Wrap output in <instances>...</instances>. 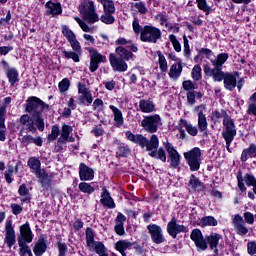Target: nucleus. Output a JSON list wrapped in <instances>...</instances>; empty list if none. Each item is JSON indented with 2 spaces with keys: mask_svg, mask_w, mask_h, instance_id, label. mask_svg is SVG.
Masks as SVG:
<instances>
[{
  "mask_svg": "<svg viewBox=\"0 0 256 256\" xmlns=\"http://www.w3.org/2000/svg\"><path fill=\"white\" fill-rule=\"evenodd\" d=\"M227 59H229L228 53H220L215 59L210 60L214 68H211L209 64H205L203 71L205 75L212 78L214 83H221V81H224V88L227 89V91H233L235 87H237L239 73L234 72L232 74L223 71V65L227 63Z\"/></svg>",
  "mask_w": 256,
  "mask_h": 256,
  "instance_id": "obj_1",
  "label": "nucleus"
},
{
  "mask_svg": "<svg viewBox=\"0 0 256 256\" xmlns=\"http://www.w3.org/2000/svg\"><path fill=\"white\" fill-rule=\"evenodd\" d=\"M128 141L139 145L141 149H146V151H151L149 153L150 157H155L156 159H160L163 163L167 161V154L165 153V149L159 148V137L153 134L150 139L143 136V134H133L131 131H127L125 133ZM153 149H158L157 151H153Z\"/></svg>",
  "mask_w": 256,
  "mask_h": 256,
  "instance_id": "obj_2",
  "label": "nucleus"
},
{
  "mask_svg": "<svg viewBox=\"0 0 256 256\" xmlns=\"http://www.w3.org/2000/svg\"><path fill=\"white\" fill-rule=\"evenodd\" d=\"M45 109H49V104H46L43 100L35 96L28 97L26 100V113H29L32 117H36L40 129H43V111Z\"/></svg>",
  "mask_w": 256,
  "mask_h": 256,
  "instance_id": "obj_3",
  "label": "nucleus"
},
{
  "mask_svg": "<svg viewBox=\"0 0 256 256\" xmlns=\"http://www.w3.org/2000/svg\"><path fill=\"white\" fill-rule=\"evenodd\" d=\"M161 29L153 25H145L141 30L140 40L143 43H157L161 39Z\"/></svg>",
  "mask_w": 256,
  "mask_h": 256,
  "instance_id": "obj_4",
  "label": "nucleus"
},
{
  "mask_svg": "<svg viewBox=\"0 0 256 256\" xmlns=\"http://www.w3.org/2000/svg\"><path fill=\"white\" fill-rule=\"evenodd\" d=\"M20 123L23 129L30 131V133H37L38 131H45V120H42V128L39 127L37 122V117L29 116V114H24L20 117Z\"/></svg>",
  "mask_w": 256,
  "mask_h": 256,
  "instance_id": "obj_5",
  "label": "nucleus"
},
{
  "mask_svg": "<svg viewBox=\"0 0 256 256\" xmlns=\"http://www.w3.org/2000/svg\"><path fill=\"white\" fill-rule=\"evenodd\" d=\"M141 127L146 133H157L159 127H161V116L154 114L144 117L141 121Z\"/></svg>",
  "mask_w": 256,
  "mask_h": 256,
  "instance_id": "obj_6",
  "label": "nucleus"
},
{
  "mask_svg": "<svg viewBox=\"0 0 256 256\" xmlns=\"http://www.w3.org/2000/svg\"><path fill=\"white\" fill-rule=\"evenodd\" d=\"M185 159L191 171H199L201 167V149L195 147L192 150L184 153Z\"/></svg>",
  "mask_w": 256,
  "mask_h": 256,
  "instance_id": "obj_7",
  "label": "nucleus"
},
{
  "mask_svg": "<svg viewBox=\"0 0 256 256\" xmlns=\"http://www.w3.org/2000/svg\"><path fill=\"white\" fill-rule=\"evenodd\" d=\"M224 131L222 132V137L226 143H233L236 135H237V128L235 126V120L233 118H226L223 120Z\"/></svg>",
  "mask_w": 256,
  "mask_h": 256,
  "instance_id": "obj_8",
  "label": "nucleus"
},
{
  "mask_svg": "<svg viewBox=\"0 0 256 256\" xmlns=\"http://www.w3.org/2000/svg\"><path fill=\"white\" fill-rule=\"evenodd\" d=\"M79 11L84 21H87V23H97V21H99V15L95 13V4L93 1H89L87 4L80 6Z\"/></svg>",
  "mask_w": 256,
  "mask_h": 256,
  "instance_id": "obj_9",
  "label": "nucleus"
},
{
  "mask_svg": "<svg viewBox=\"0 0 256 256\" xmlns=\"http://www.w3.org/2000/svg\"><path fill=\"white\" fill-rule=\"evenodd\" d=\"M4 243L9 249L17 243V237L15 236V228L13 227V221L7 220L4 228Z\"/></svg>",
  "mask_w": 256,
  "mask_h": 256,
  "instance_id": "obj_10",
  "label": "nucleus"
},
{
  "mask_svg": "<svg viewBox=\"0 0 256 256\" xmlns=\"http://www.w3.org/2000/svg\"><path fill=\"white\" fill-rule=\"evenodd\" d=\"M62 34L67 38V41L70 43L73 51L76 53H81V44L77 41V36L67 25H62Z\"/></svg>",
  "mask_w": 256,
  "mask_h": 256,
  "instance_id": "obj_11",
  "label": "nucleus"
},
{
  "mask_svg": "<svg viewBox=\"0 0 256 256\" xmlns=\"http://www.w3.org/2000/svg\"><path fill=\"white\" fill-rule=\"evenodd\" d=\"M78 93L80 105H91L93 103V94H91V90L85 84L78 83Z\"/></svg>",
  "mask_w": 256,
  "mask_h": 256,
  "instance_id": "obj_12",
  "label": "nucleus"
},
{
  "mask_svg": "<svg viewBox=\"0 0 256 256\" xmlns=\"http://www.w3.org/2000/svg\"><path fill=\"white\" fill-rule=\"evenodd\" d=\"M164 147L168 153L171 167L177 169V167L181 165V155H179V152H177V150L169 142H164Z\"/></svg>",
  "mask_w": 256,
  "mask_h": 256,
  "instance_id": "obj_13",
  "label": "nucleus"
},
{
  "mask_svg": "<svg viewBox=\"0 0 256 256\" xmlns=\"http://www.w3.org/2000/svg\"><path fill=\"white\" fill-rule=\"evenodd\" d=\"M90 51V71L95 73L99 69V63H107V57L103 56L95 49H89Z\"/></svg>",
  "mask_w": 256,
  "mask_h": 256,
  "instance_id": "obj_14",
  "label": "nucleus"
},
{
  "mask_svg": "<svg viewBox=\"0 0 256 256\" xmlns=\"http://www.w3.org/2000/svg\"><path fill=\"white\" fill-rule=\"evenodd\" d=\"M167 231L170 237L177 239V235H179V233H187L189 229L185 225L177 224V219L172 218L167 225Z\"/></svg>",
  "mask_w": 256,
  "mask_h": 256,
  "instance_id": "obj_15",
  "label": "nucleus"
},
{
  "mask_svg": "<svg viewBox=\"0 0 256 256\" xmlns=\"http://www.w3.org/2000/svg\"><path fill=\"white\" fill-rule=\"evenodd\" d=\"M109 61L113 71L123 73L128 69L127 62H125L123 58L117 57V55H115L114 53H110Z\"/></svg>",
  "mask_w": 256,
  "mask_h": 256,
  "instance_id": "obj_16",
  "label": "nucleus"
},
{
  "mask_svg": "<svg viewBox=\"0 0 256 256\" xmlns=\"http://www.w3.org/2000/svg\"><path fill=\"white\" fill-rule=\"evenodd\" d=\"M190 239L195 243L197 249L205 251L207 249V240L203 238V233L199 229L192 230Z\"/></svg>",
  "mask_w": 256,
  "mask_h": 256,
  "instance_id": "obj_17",
  "label": "nucleus"
},
{
  "mask_svg": "<svg viewBox=\"0 0 256 256\" xmlns=\"http://www.w3.org/2000/svg\"><path fill=\"white\" fill-rule=\"evenodd\" d=\"M232 223L238 235L243 237L249 233V228L245 226V220H243V216L239 214L235 215L232 219Z\"/></svg>",
  "mask_w": 256,
  "mask_h": 256,
  "instance_id": "obj_18",
  "label": "nucleus"
},
{
  "mask_svg": "<svg viewBox=\"0 0 256 256\" xmlns=\"http://www.w3.org/2000/svg\"><path fill=\"white\" fill-rule=\"evenodd\" d=\"M147 229L156 245H160V243L165 241L163 239V229H161L160 226H157V224H150L147 226Z\"/></svg>",
  "mask_w": 256,
  "mask_h": 256,
  "instance_id": "obj_19",
  "label": "nucleus"
},
{
  "mask_svg": "<svg viewBox=\"0 0 256 256\" xmlns=\"http://www.w3.org/2000/svg\"><path fill=\"white\" fill-rule=\"evenodd\" d=\"M80 181H93L95 179V171L85 163L79 165Z\"/></svg>",
  "mask_w": 256,
  "mask_h": 256,
  "instance_id": "obj_20",
  "label": "nucleus"
},
{
  "mask_svg": "<svg viewBox=\"0 0 256 256\" xmlns=\"http://www.w3.org/2000/svg\"><path fill=\"white\" fill-rule=\"evenodd\" d=\"M204 109H205V105H200L196 107V111H198V129L202 133L207 131V127H208L207 117L203 113Z\"/></svg>",
  "mask_w": 256,
  "mask_h": 256,
  "instance_id": "obj_21",
  "label": "nucleus"
},
{
  "mask_svg": "<svg viewBox=\"0 0 256 256\" xmlns=\"http://www.w3.org/2000/svg\"><path fill=\"white\" fill-rule=\"evenodd\" d=\"M18 239H22L25 243H31L33 241V233L31 232V227L29 226V222H26L22 226H20V236Z\"/></svg>",
  "mask_w": 256,
  "mask_h": 256,
  "instance_id": "obj_22",
  "label": "nucleus"
},
{
  "mask_svg": "<svg viewBox=\"0 0 256 256\" xmlns=\"http://www.w3.org/2000/svg\"><path fill=\"white\" fill-rule=\"evenodd\" d=\"M206 239L208 241L210 249L214 251V254L219 255V249H217V247H219V241H221L223 237L220 234L212 233L208 237H206Z\"/></svg>",
  "mask_w": 256,
  "mask_h": 256,
  "instance_id": "obj_23",
  "label": "nucleus"
},
{
  "mask_svg": "<svg viewBox=\"0 0 256 256\" xmlns=\"http://www.w3.org/2000/svg\"><path fill=\"white\" fill-rule=\"evenodd\" d=\"M19 141L22 143V145H31V143H34V145H37V147H41L43 145V139L41 137H33L29 134L21 135Z\"/></svg>",
  "mask_w": 256,
  "mask_h": 256,
  "instance_id": "obj_24",
  "label": "nucleus"
},
{
  "mask_svg": "<svg viewBox=\"0 0 256 256\" xmlns=\"http://www.w3.org/2000/svg\"><path fill=\"white\" fill-rule=\"evenodd\" d=\"M181 73H183V64L181 62H178L171 65L168 75L170 79H172L173 81H177V79L181 77Z\"/></svg>",
  "mask_w": 256,
  "mask_h": 256,
  "instance_id": "obj_25",
  "label": "nucleus"
},
{
  "mask_svg": "<svg viewBox=\"0 0 256 256\" xmlns=\"http://www.w3.org/2000/svg\"><path fill=\"white\" fill-rule=\"evenodd\" d=\"M100 203L104 207H108V209H115V202L113 201V198H111V194H109V191L105 188H103Z\"/></svg>",
  "mask_w": 256,
  "mask_h": 256,
  "instance_id": "obj_26",
  "label": "nucleus"
},
{
  "mask_svg": "<svg viewBox=\"0 0 256 256\" xmlns=\"http://www.w3.org/2000/svg\"><path fill=\"white\" fill-rule=\"evenodd\" d=\"M46 8L48 15H52L53 17H55V15H61V13H63L61 4L59 3L49 1L46 3Z\"/></svg>",
  "mask_w": 256,
  "mask_h": 256,
  "instance_id": "obj_27",
  "label": "nucleus"
},
{
  "mask_svg": "<svg viewBox=\"0 0 256 256\" xmlns=\"http://www.w3.org/2000/svg\"><path fill=\"white\" fill-rule=\"evenodd\" d=\"M139 109L142 113H153L155 112V103L151 100L142 99L139 101Z\"/></svg>",
  "mask_w": 256,
  "mask_h": 256,
  "instance_id": "obj_28",
  "label": "nucleus"
},
{
  "mask_svg": "<svg viewBox=\"0 0 256 256\" xmlns=\"http://www.w3.org/2000/svg\"><path fill=\"white\" fill-rule=\"evenodd\" d=\"M115 53L120 59H124V61H129V59H133V52L127 50V48L123 46L116 47Z\"/></svg>",
  "mask_w": 256,
  "mask_h": 256,
  "instance_id": "obj_29",
  "label": "nucleus"
},
{
  "mask_svg": "<svg viewBox=\"0 0 256 256\" xmlns=\"http://www.w3.org/2000/svg\"><path fill=\"white\" fill-rule=\"evenodd\" d=\"M73 133V127L63 124L61 129V135L58 139V143H67V140L69 139V136Z\"/></svg>",
  "mask_w": 256,
  "mask_h": 256,
  "instance_id": "obj_30",
  "label": "nucleus"
},
{
  "mask_svg": "<svg viewBox=\"0 0 256 256\" xmlns=\"http://www.w3.org/2000/svg\"><path fill=\"white\" fill-rule=\"evenodd\" d=\"M19 255L20 256H33L31 248L27 245V242L23 238H18Z\"/></svg>",
  "mask_w": 256,
  "mask_h": 256,
  "instance_id": "obj_31",
  "label": "nucleus"
},
{
  "mask_svg": "<svg viewBox=\"0 0 256 256\" xmlns=\"http://www.w3.org/2000/svg\"><path fill=\"white\" fill-rule=\"evenodd\" d=\"M131 247H133V243L128 240H120L115 244V248L119 251V253H121L122 256H127L125 251H127V249H131Z\"/></svg>",
  "mask_w": 256,
  "mask_h": 256,
  "instance_id": "obj_32",
  "label": "nucleus"
},
{
  "mask_svg": "<svg viewBox=\"0 0 256 256\" xmlns=\"http://www.w3.org/2000/svg\"><path fill=\"white\" fill-rule=\"evenodd\" d=\"M109 109H111V111L113 112L114 115V121L116 123L117 127H121L124 123L123 120V112H121V110L113 105L109 106Z\"/></svg>",
  "mask_w": 256,
  "mask_h": 256,
  "instance_id": "obj_33",
  "label": "nucleus"
},
{
  "mask_svg": "<svg viewBox=\"0 0 256 256\" xmlns=\"http://www.w3.org/2000/svg\"><path fill=\"white\" fill-rule=\"evenodd\" d=\"M179 125L186 129L188 135H191V137H197V133H199V130L197 129V127L187 123V120L180 119Z\"/></svg>",
  "mask_w": 256,
  "mask_h": 256,
  "instance_id": "obj_34",
  "label": "nucleus"
},
{
  "mask_svg": "<svg viewBox=\"0 0 256 256\" xmlns=\"http://www.w3.org/2000/svg\"><path fill=\"white\" fill-rule=\"evenodd\" d=\"M13 173H19V166L9 165L7 170L4 172L6 183H13Z\"/></svg>",
  "mask_w": 256,
  "mask_h": 256,
  "instance_id": "obj_35",
  "label": "nucleus"
},
{
  "mask_svg": "<svg viewBox=\"0 0 256 256\" xmlns=\"http://www.w3.org/2000/svg\"><path fill=\"white\" fill-rule=\"evenodd\" d=\"M199 224H200L201 227H217L218 222H217V219H215V217L206 216V217H202L200 219Z\"/></svg>",
  "mask_w": 256,
  "mask_h": 256,
  "instance_id": "obj_36",
  "label": "nucleus"
},
{
  "mask_svg": "<svg viewBox=\"0 0 256 256\" xmlns=\"http://www.w3.org/2000/svg\"><path fill=\"white\" fill-rule=\"evenodd\" d=\"M157 55L160 71L162 73H167V70L169 69V65L167 64V58H165V55H163V52L161 51H157Z\"/></svg>",
  "mask_w": 256,
  "mask_h": 256,
  "instance_id": "obj_37",
  "label": "nucleus"
},
{
  "mask_svg": "<svg viewBox=\"0 0 256 256\" xmlns=\"http://www.w3.org/2000/svg\"><path fill=\"white\" fill-rule=\"evenodd\" d=\"M249 157H256V146L252 144L249 148L243 150L241 154V161H247Z\"/></svg>",
  "mask_w": 256,
  "mask_h": 256,
  "instance_id": "obj_38",
  "label": "nucleus"
},
{
  "mask_svg": "<svg viewBox=\"0 0 256 256\" xmlns=\"http://www.w3.org/2000/svg\"><path fill=\"white\" fill-rule=\"evenodd\" d=\"M18 193L21 197L22 203H25L26 201H31V194H29V188H27V185H20Z\"/></svg>",
  "mask_w": 256,
  "mask_h": 256,
  "instance_id": "obj_39",
  "label": "nucleus"
},
{
  "mask_svg": "<svg viewBox=\"0 0 256 256\" xmlns=\"http://www.w3.org/2000/svg\"><path fill=\"white\" fill-rule=\"evenodd\" d=\"M34 254L36 256H41L45 251H47V243H45V240L41 239L38 240V242L34 246Z\"/></svg>",
  "mask_w": 256,
  "mask_h": 256,
  "instance_id": "obj_40",
  "label": "nucleus"
},
{
  "mask_svg": "<svg viewBox=\"0 0 256 256\" xmlns=\"http://www.w3.org/2000/svg\"><path fill=\"white\" fill-rule=\"evenodd\" d=\"M90 251H95L97 255H108L105 253V245L101 242H94L92 246H88Z\"/></svg>",
  "mask_w": 256,
  "mask_h": 256,
  "instance_id": "obj_41",
  "label": "nucleus"
},
{
  "mask_svg": "<svg viewBox=\"0 0 256 256\" xmlns=\"http://www.w3.org/2000/svg\"><path fill=\"white\" fill-rule=\"evenodd\" d=\"M191 77L194 81H201L203 79L201 65L197 64L192 68Z\"/></svg>",
  "mask_w": 256,
  "mask_h": 256,
  "instance_id": "obj_42",
  "label": "nucleus"
},
{
  "mask_svg": "<svg viewBox=\"0 0 256 256\" xmlns=\"http://www.w3.org/2000/svg\"><path fill=\"white\" fill-rule=\"evenodd\" d=\"M189 185L196 191H203V183H201L199 178L195 177V175L190 176Z\"/></svg>",
  "mask_w": 256,
  "mask_h": 256,
  "instance_id": "obj_43",
  "label": "nucleus"
},
{
  "mask_svg": "<svg viewBox=\"0 0 256 256\" xmlns=\"http://www.w3.org/2000/svg\"><path fill=\"white\" fill-rule=\"evenodd\" d=\"M78 189H80L82 193H86L87 195H91V193H95V187H93L91 184L87 182H81L78 185Z\"/></svg>",
  "mask_w": 256,
  "mask_h": 256,
  "instance_id": "obj_44",
  "label": "nucleus"
},
{
  "mask_svg": "<svg viewBox=\"0 0 256 256\" xmlns=\"http://www.w3.org/2000/svg\"><path fill=\"white\" fill-rule=\"evenodd\" d=\"M101 3L104 7V13H115V3L113 0H102Z\"/></svg>",
  "mask_w": 256,
  "mask_h": 256,
  "instance_id": "obj_45",
  "label": "nucleus"
},
{
  "mask_svg": "<svg viewBox=\"0 0 256 256\" xmlns=\"http://www.w3.org/2000/svg\"><path fill=\"white\" fill-rule=\"evenodd\" d=\"M7 77L11 85H14L17 83V81H19V73H17V70L15 68H12L7 71Z\"/></svg>",
  "mask_w": 256,
  "mask_h": 256,
  "instance_id": "obj_46",
  "label": "nucleus"
},
{
  "mask_svg": "<svg viewBox=\"0 0 256 256\" xmlns=\"http://www.w3.org/2000/svg\"><path fill=\"white\" fill-rule=\"evenodd\" d=\"M231 116H229V114L227 113V111L225 110H216L212 113V119H214L215 121L219 120V119H223V121H226L227 119H229Z\"/></svg>",
  "mask_w": 256,
  "mask_h": 256,
  "instance_id": "obj_47",
  "label": "nucleus"
},
{
  "mask_svg": "<svg viewBox=\"0 0 256 256\" xmlns=\"http://www.w3.org/2000/svg\"><path fill=\"white\" fill-rule=\"evenodd\" d=\"M28 167L32 169L33 173L37 171L39 168H41V161L35 157H31L28 160Z\"/></svg>",
  "mask_w": 256,
  "mask_h": 256,
  "instance_id": "obj_48",
  "label": "nucleus"
},
{
  "mask_svg": "<svg viewBox=\"0 0 256 256\" xmlns=\"http://www.w3.org/2000/svg\"><path fill=\"white\" fill-rule=\"evenodd\" d=\"M100 21L106 25H113L115 23V17H113V14L109 12H104V14L100 17Z\"/></svg>",
  "mask_w": 256,
  "mask_h": 256,
  "instance_id": "obj_49",
  "label": "nucleus"
},
{
  "mask_svg": "<svg viewBox=\"0 0 256 256\" xmlns=\"http://www.w3.org/2000/svg\"><path fill=\"white\" fill-rule=\"evenodd\" d=\"M62 53L65 59H72L74 63H79V54H77L78 52L64 50Z\"/></svg>",
  "mask_w": 256,
  "mask_h": 256,
  "instance_id": "obj_50",
  "label": "nucleus"
},
{
  "mask_svg": "<svg viewBox=\"0 0 256 256\" xmlns=\"http://www.w3.org/2000/svg\"><path fill=\"white\" fill-rule=\"evenodd\" d=\"M86 243L87 247L93 246V243H95V235L91 228L86 229Z\"/></svg>",
  "mask_w": 256,
  "mask_h": 256,
  "instance_id": "obj_51",
  "label": "nucleus"
},
{
  "mask_svg": "<svg viewBox=\"0 0 256 256\" xmlns=\"http://www.w3.org/2000/svg\"><path fill=\"white\" fill-rule=\"evenodd\" d=\"M59 135H61V130L59 129V126L54 125L52 126L51 133L48 135V139L49 141H55Z\"/></svg>",
  "mask_w": 256,
  "mask_h": 256,
  "instance_id": "obj_52",
  "label": "nucleus"
},
{
  "mask_svg": "<svg viewBox=\"0 0 256 256\" xmlns=\"http://www.w3.org/2000/svg\"><path fill=\"white\" fill-rule=\"evenodd\" d=\"M169 40L172 43L174 50L177 53H181V43H179V40H177V36L174 34L169 35Z\"/></svg>",
  "mask_w": 256,
  "mask_h": 256,
  "instance_id": "obj_53",
  "label": "nucleus"
},
{
  "mask_svg": "<svg viewBox=\"0 0 256 256\" xmlns=\"http://www.w3.org/2000/svg\"><path fill=\"white\" fill-rule=\"evenodd\" d=\"M183 41H184V57H186V59H189L191 57V48L189 46V39H187V36H183Z\"/></svg>",
  "mask_w": 256,
  "mask_h": 256,
  "instance_id": "obj_54",
  "label": "nucleus"
},
{
  "mask_svg": "<svg viewBox=\"0 0 256 256\" xmlns=\"http://www.w3.org/2000/svg\"><path fill=\"white\" fill-rule=\"evenodd\" d=\"M198 3V8L201 9V11H204V13H206V15H209L210 11H211V7H209L207 5V1L206 0H197Z\"/></svg>",
  "mask_w": 256,
  "mask_h": 256,
  "instance_id": "obj_55",
  "label": "nucleus"
},
{
  "mask_svg": "<svg viewBox=\"0 0 256 256\" xmlns=\"http://www.w3.org/2000/svg\"><path fill=\"white\" fill-rule=\"evenodd\" d=\"M69 79L64 78L59 84H58V88L60 89V93H65L67 91H69Z\"/></svg>",
  "mask_w": 256,
  "mask_h": 256,
  "instance_id": "obj_56",
  "label": "nucleus"
},
{
  "mask_svg": "<svg viewBox=\"0 0 256 256\" xmlns=\"http://www.w3.org/2000/svg\"><path fill=\"white\" fill-rule=\"evenodd\" d=\"M155 21H159L160 25H165V27H168L167 23V16H165L163 13H158L157 15L154 16Z\"/></svg>",
  "mask_w": 256,
  "mask_h": 256,
  "instance_id": "obj_57",
  "label": "nucleus"
},
{
  "mask_svg": "<svg viewBox=\"0 0 256 256\" xmlns=\"http://www.w3.org/2000/svg\"><path fill=\"white\" fill-rule=\"evenodd\" d=\"M75 21L78 23V25H80L82 31H84L85 33H90L91 28H89V25H87V23H85L83 20H81V18L79 17H75L74 18Z\"/></svg>",
  "mask_w": 256,
  "mask_h": 256,
  "instance_id": "obj_58",
  "label": "nucleus"
},
{
  "mask_svg": "<svg viewBox=\"0 0 256 256\" xmlns=\"http://www.w3.org/2000/svg\"><path fill=\"white\" fill-rule=\"evenodd\" d=\"M244 179H245V183L248 187H255L256 185V179L253 175H250V174H246L244 176Z\"/></svg>",
  "mask_w": 256,
  "mask_h": 256,
  "instance_id": "obj_59",
  "label": "nucleus"
},
{
  "mask_svg": "<svg viewBox=\"0 0 256 256\" xmlns=\"http://www.w3.org/2000/svg\"><path fill=\"white\" fill-rule=\"evenodd\" d=\"M182 87L185 91H195V84L191 80L184 81Z\"/></svg>",
  "mask_w": 256,
  "mask_h": 256,
  "instance_id": "obj_60",
  "label": "nucleus"
},
{
  "mask_svg": "<svg viewBox=\"0 0 256 256\" xmlns=\"http://www.w3.org/2000/svg\"><path fill=\"white\" fill-rule=\"evenodd\" d=\"M10 208L12 209L13 215H21L23 213V206L19 204H11Z\"/></svg>",
  "mask_w": 256,
  "mask_h": 256,
  "instance_id": "obj_61",
  "label": "nucleus"
},
{
  "mask_svg": "<svg viewBox=\"0 0 256 256\" xmlns=\"http://www.w3.org/2000/svg\"><path fill=\"white\" fill-rule=\"evenodd\" d=\"M135 9L139 11L142 15H146L147 13V6H145V3L143 2H137L134 5Z\"/></svg>",
  "mask_w": 256,
  "mask_h": 256,
  "instance_id": "obj_62",
  "label": "nucleus"
},
{
  "mask_svg": "<svg viewBox=\"0 0 256 256\" xmlns=\"http://www.w3.org/2000/svg\"><path fill=\"white\" fill-rule=\"evenodd\" d=\"M131 153V150H129V147L127 146H120L117 152V155L120 157H127Z\"/></svg>",
  "mask_w": 256,
  "mask_h": 256,
  "instance_id": "obj_63",
  "label": "nucleus"
},
{
  "mask_svg": "<svg viewBox=\"0 0 256 256\" xmlns=\"http://www.w3.org/2000/svg\"><path fill=\"white\" fill-rule=\"evenodd\" d=\"M247 252L249 255H256V242L252 241L247 244Z\"/></svg>",
  "mask_w": 256,
  "mask_h": 256,
  "instance_id": "obj_64",
  "label": "nucleus"
}]
</instances>
